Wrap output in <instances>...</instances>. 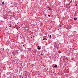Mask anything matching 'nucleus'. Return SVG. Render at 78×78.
I'll use <instances>...</instances> for the list:
<instances>
[{"instance_id":"nucleus-18","label":"nucleus","mask_w":78,"mask_h":78,"mask_svg":"<svg viewBox=\"0 0 78 78\" xmlns=\"http://www.w3.org/2000/svg\"><path fill=\"white\" fill-rule=\"evenodd\" d=\"M33 1H34V0H33Z\"/></svg>"},{"instance_id":"nucleus-8","label":"nucleus","mask_w":78,"mask_h":78,"mask_svg":"<svg viewBox=\"0 0 78 78\" xmlns=\"http://www.w3.org/2000/svg\"><path fill=\"white\" fill-rule=\"evenodd\" d=\"M75 19V20H76L77 19H76V18H75L74 19Z\"/></svg>"},{"instance_id":"nucleus-2","label":"nucleus","mask_w":78,"mask_h":78,"mask_svg":"<svg viewBox=\"0 0 78 78\" xmlns=\"http://www.w3.org/2000/svg\"><path fill=\"white\" fill-rule=\"evenodd\" d=\"M54 67H56V68H57L58 67V66H57V65H55V66H54Z\"/></svg>"},{"instance_id":"nucleus-7","label":"nucleus","mask_w":78,"mask_h":78,"mask_svg":"<svg viewBox=\"0 0 78 78\" xmlns=\"http://www.w3.org/2000/svg\"><path fill=\"white\" fill-rule=\"evenodd\" d=\"M44 16H47V14H44Z\"/></svg>"},{"instance_id":"nucleus-17","label":"nucleus","mask_w":78,"mask_h":78,"mask_svg":"<svg viewBox=\"0 0 78 78\" xmlns=\"http://www.w3.org/2000/svg\"><path fill=\"white\" fill-rule=\"evenodd\" d=\"M46 40H47V39H46Z\"/></svg>"},{"instance_id":"nucleus-9","label":"nucleus","mask_w":78,"mask_h":78,"mask_svg":"<svg viewBox=\"0 0 78 78\" xmlns=\"http://www.w3.org/2000/svg\"><path fill=\"white\" fill-rule=\"evenodd\" d=\"M72 1H70V3H72Z\"/></svg>"},{"instance_id":"nucleus-1","label":"nucleus","mask_w":78,"mask_h":78,"mask_svg":"<svg viewBox=\"0 0 78 78\" xmlns=\"http://www.w3.org/2000/svg\"><path fill=\"white\" fill-rule=\"evenodd\" d=\"M7 15H3V17L4 19H6L7 18Z\"/></svg>"},{"instance_id":"nucleus-5","label":"nucleus","mask_w":78,"mask_h":78,"mask_svg":"<svg viewBox=\"0 0 78 78\" xmlns=\"http://www.w3.org/2000/svg\"><path fill=\"white\" fill-rule=\"evenodd\" d=\"M41 56H42V55H43V54L41 53Z\"/></svg>"},{"instance_id":"nucleus-12","label":"nucleus","mask_w":78,"mask_h":78,"mask_svg":"<svg viewBox=\"0 0 78 78\" xmlns=\"http://www.w3.org/2000/svg\"><path fill=\"white\" fill-rule=\"evenodd\" d=\"M50 37H51V36L50 35Z\"/></svg>"},{"instance_id":"nucleus-13","label":"nucleus","mask_w":78,"mask_h":78,"mask_svg":"<svg viewBox=\"0 0 78 78\" xmlns=\"http://www.w3.org/2000/svg\"><path fill=\"white\" fill-rule=\"evenodd\" d=\"M11 27V25H10V26H9V27Z\"/></svg>"},{"instance_id":"nucleus-11","label":"nucleus","mask_w":78,"mask_h":78,"mask_svg":"<svg viewBox=\"0 0 78 78\" xmlns=\"http://www.w3.org/2000/svg\"><path fill=\"white\" fill-rule=\"evenodd\" d=\"M50 10L51 11V10H52V9H51Z\"/></svg>"},{"instance_id":"nucleus-3","label":"nucleus","mask_w":78,"mask_h":78,"mask_svg":"<svg viewBox=\"0 0 78 78\" xmlns=\"http://www.w3.org/2000/svg\"><path fill=\"white\" fill-rule=\"evenodd\" d=\"M43 38H44L43 39V41L45 40V39H46V38H44V37H43Z\"/></svg>"},{"instance_id":"nucleus-15","label":"nucleus","mask_w":78,"mask_h":78,"mask_svg":"<svg viewBox=\"0 0 78 78\" xmlns=\"http://www.w3.org/2000/svg\"><path fill=\"white\" fill-rule=\"evenodd\" d=\"M76 6H77V4H76Z\"/></svg>"},{"instance_id":"nucleus-10","label":"nucleus","mask_w":78,"mask_h":78,"mask_svg":"<svg viewBox=\"0 0 78 78\" xmlns=\"http://www.w3.org/2000/svg\"><path fill=\"white\" fill-rule=\"evenodd\" d=\"M38 50H40L41 49V48H38Z\"/></svg>"},{"instance_id":"nucleus-4","label":"nucleus","mask_w":78,"mask_h":78,"mask_svg":"<svg viewBox=\"0 0 78 78\" xmlns=\"http://www.w3.org/2000/svg\"><path fill=\"white\" fill-rule=\"evenodd\" d=\"M48 8H49V9H48L49 10H50V9H51L49 7H48Z\"/></svg>"},{"instance_id":"nucleus-14","label":"nucleus","mask_w":78,"mask_h":78,"mask_svg":"<svg viewBox=\"0 0 78 78\" xmlns=\"http://www.w3.org/2000/svg\"><path fill=\"white\" fill-rule=\"evenodd\" d=\"M48 17H50V15H48Z\"/></svg>"},{"instance_id":"nucleus-6","label":"nucleus","mask_w":78,"mask_h":78,"mask_svg":"<svg viewBox=\"0 0 78 78\" xmlns=\"http://www.w3.org/2000/svg\"><path fill=\"white\" fill-rule=\"evenodd\" d=\"M2 5H4V2H2Z\"/></svg>"},{"instance_id":"nucleus-16","label":"nucleus","mask_w":78,"mask_h":78,"mask_svg":"<svg viewBox=\"0 0 78 78\" xmlns=\"http://www.w3.org/2000/svg\"><path fill=\"white\" fill-rule=\"evenodd\" d=\"M3 50H4V48H3Z\"/></svg>"}]
</instances>
